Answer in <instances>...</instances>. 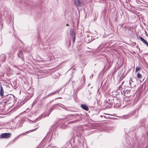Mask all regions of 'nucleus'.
<instances>
[{"mask_svg":"<svg viewBox=\"0 0 148 148\" xmlns=\"http://www.w3.org/2000/svg\"><path fill=\"white\" fill-rule=\"evenodd\" d=\"M73 37V42H75V36Z\"/></svg>","mask_w":148,"mask_h":148,"instance_id":"obj_18","label":"nucleus"},{"mask_svg":"<svg viewBox=\"0 0 148 148\" xmlns=\"http://www.w3.org/2000/svg\"><path fill=\"white\" fill-rule=\"evenodd\" d=\"M137 77L138 79L142 78V75L139 73H138L137 74Z\"/></svg>","mask_w":148,"mask_h":148,"instance_id":"obj_14","label":"nucleus"},{"mask_svg":"<svg viewBox=\"0 0 148 148\" xmlns=\"http://www.w3.org/2000/svg\"><path fill=\"white\" fill-rule=\"evenodd\" d=\"M3 87L1 85H0V95L1 96L2 98L3 97Z\"/></svg>","mask_w":148,"mask_h":148,"instance_id":"obj_11","label":"nucleus"},{"mask_svg":"<svg viewBox=\"0 0 148 148\" xmlns=\"http://www.w3.org/2000/svg\"><path fill=\"white\" fill-rule=\"evenodd\" d=\"M140 68V67H137L136 68L135 72H136L138 71H139Z\"/></svg>","mask_w":148,"mask_h":148,"instance_id":"obj_15","label":"nucleus"},{"mask_svg":"<svg viewBox=\"0 0 148 148\" xmlns=\"http://www.w3.org/2000/svg\"><path fill=\"white\" fill-rule=\"evenodd\" d=\"M85 40L86 42H87L89 43L92 40L91 37L90 36H89L88 35L86 37Z\"/></svg>","mask_w":148,"mask_h":148,"instance_id":"obj_10","label":"nucleus"},{"mask_svg":"<svg viewBox=\"0 0 148 148\" xmlns=\"http://www.w3.org/2000/svg\"><path fill=\"white\" fill-rule=\"evenodd\" d=\"M6 58V56L5 54H2L0 57V62H5Z\"/></svg>","mask_w":148,"mask_h":148,"instance_id":"obj_6","label":"nucleus"},{"mask_svg":"<svg viewBox=\"0 0 148 148\" xmlns=\"http://www.w3.org/2000/svg\"><path fill=\"white\" fill-rule=\"evenodd\" d=\"M74 3V5L77 7H82L84 5L82 0H75Z\"/></svg>","mask_w":148,"mask_h":148,"instance_id":"obj_3","label":"nucleus"},{"mask_svg":"<svg viewBox=\"0 0 148 148\" xmlns=\"http://www.w3.org/2000/svg\"><path fill=\"white\" fill-rule=\"evenodd\" d=\"M7 101L8 102V103H11L14 99V96L13 95H7L6 98Z\"/></svg>","mask_w":148,"mask_h":148,"instance_id":"obj_5","label":"nucleus"},{"mask_svg":"<svg viewBox=\"0 0 148 148\" xmlns=\"http://www.w3.org/2000/svg\"><path fill=\"white\" fill-rule=\"evenodd\" d=\"M37 148H40V147H37Z\"/></svg>","mask_w":148,"mask_h":148,"instance_id":"obj_28","label":"nucleus"},{"mask_svg":"<svg viewBox=\"0 0 148 148\" xmlns=\"http://www.w3.org/2000/svg\"><path fill=\"white\" fill-rule=\"evenodd\" d=\"M36 129H37V128L33 130H29V131L26 132L25 133H28L29 132H32L33 131L35 130Z\"/></svg>","mask_w":148,"mask_h":148,"instance_id":"obj_17","label":"nucleus"},{"mask_svg":"<svg viewBox=\"0 0 148 148\" xmlns=\"http://www.w3.org/2000/svg\"><path fill=\"white\" fill-rule=\"evenodd\" d=\"M58 92H59V91L57 90L55 92H53L51 93L50 94H49V95H47V97H49V96H51V95H55L56 93H58Z\"/></svg>","mask_w":148,"mask_h":148,"instance_id":"obj_13","label":"nucleus"},{"mask_svg":"<svg viewBox=\"0 0 148 148\" xmlns=\"http://www.w3.org/2000/svg\"><path fill=\"white\" fill-rule=\"evenodd\" d=\"M11 134L10 133H4L1 134L0 135V138H8L11 137Z\"/></svg>","mask_w":148,"mask_h":148,"instance_id":"obj_4","label":"nucleus"},{"mask_svg":"<svg viewBox=\"0 0 148 148\" xmlns=\"http://www.w3.org/2000/svg\"><path fill=\"white\" fill-rule=\"evenodd\" d=\"M58 98V99H60V98H61V97H59V98Z\"/></svg>","mask_w":148,"mask_h":148,"instance_id":"obj_27","label":"nucleus"},{"mask_svg":"<svg viewBox=\"0 0 148 148\" xmlns=\"http://www.w3.org/2000/svg\"><path fill=\"white\" fill-rule=\"evenodd\" d=\"M139 38L140 40L143 42L144 44L146 45L148 47V42L143 38L140 36Z\"/></svg>","mask_w":148,"mask_h":148,"instance_id":"obj_9","label":"nucleus"},{"mask_svg":"<svg viewBox=\"0 0 148 148\" xmlns=\"http://www.w3.org/2000/svg\"><path fill=\"white\" fill-rule=\"evenodd\" d=\"M93 74H92V75H91L90 77V78L91 77L92 78L93 77Z\"/></svg>","mask_w":148,"mask_h":148,"instance_id":"obj_21","label":"nucleus"},{"mask_svg":"<svg viewBox=\"0 0 148 148\" xmlns=\"http://www.w3.org/2000/svg\"><path fill=\"white\" fill-rule=\"evenodd\" d=\"M70 116L75 118L78 119H77L76 120L73 121H71L70 123H73L74 122H77L80 121L81 120V118L79 114H71Z\"/></svg>","mask_w":148,"mask_h":148,"instance_id":"obj_2","label":"nucleus"},{"mask_svg":"<svg viewBox=\"0 0 148 148\" xmlns=\"http://www.w3.org/2000/svg\"><path fill=\"white\" fill-rule=\"evenodd\" d=\"M70 34L71 36L73 37L75 36V33L73 29H71L70 31Z\"/></svg>","mask_w":148,"mask_h":148,"instance_id":"obj_12","label":"nucleus"},{"mask_svg":"<svg viewBox=\"0 0 148 148\" xmlns=\"http://www.w3.org/2000/svg\"><path fill=\"white\" fill-rule=\"evenodd\" d=\"M66 26H69V25L68 24H66Z\"/></svg>","mask_w":148,"mask_h":148,"instance_id":"obj_25","label":"nucleus"},{"mask_svg":"<svg viewBox=\"0 0 148 148\" xmlns=\"http://www.w3.org/2000/svg\"><path fill=\"white\" fill-rule=\"evenodd\" d=\"M133 82L132 80L130 79L129 80V84L130 86H132V83Z\"/></svg>","mask_w":148,"mask_h":148,"instance_id":"obj_16","label":"nucleus"},{"mask_svg":"<svg viewBox=\"0 0 148 148\" xmlns=\"http://www.w3.org/2000/svg\"><path fill=\"white\" fill-rule=\"evenodd\" d=\"M81 107L83 109L86 111H88L89 109L88 108L85 104H81Z\"/></svg>","mask_w":148,"mask_h":148,"instance_id":"obj_8","label":"nucleus"},{"mask_svg":"<svg viewBox=\"0 0 148 148\" xmlns=\"http://www.w3.org/2000/svg\"><path fill=\"white\" fill-rule=\"evenodd\" d=\"M111 119H116V118H112V117Z\"/></svg>","mask_w":148,"mask_h":148,"instance_id":"obj_22","label":"nucleus"},{"mask_svg":"<svg viewBox=\"0 0 148 148\" xmlns=\"http://www.w3.org/2000/svg\"><path fill=\"white\" fill-rule=\"evenodd\" d=\"M53 109V108H51V112H50L52 111V110Z\"/></svg>","mask_w":148,"mask_h":148,"instance_id":"obj_26","label":"nucleus"},{"mask_svg":"<svg viewBox=\"0 0 148 148\" xmlns=\"http://www.w3.org/2000/svg\"><path fill=\"white\" fill-rule=\"evenodd\" d=\"M117 14V11H116L115 10V12H114V14L115 15H116Z\"/></svg>","mask_w":148,"mask_h":148,"instance_id":"obj_19","label":"nucleus"},{"mask_svg":"<svg viewBox=\"0 0 148 148\" xmlns=\"http://www.w3.org/2000/svg\"><path fill=\"white\" fill-rule=\"evenodd\" d=\"M119 100H118L116 97H113L112 100V107L113 106L114 107L119 108Z\"/></svg>","mask_w":148,"mask_h":148,"instance_id":"obj_1","label":"nucleus"},{"mask_svg":"<svg viewBox=\"0 0 148 148\" xmlns=\"http://www.w3.org/2000/svg\"><path fill=\"white\" fill-rule=\"evenodd\" d=\"M25 133H23V134H20V135H19V136H18V137L20 136L21 135H25Z\"/></svg>","mask_w":148,"mask_h":148,"instance_id":"obj_20","label":"nucleus"},{"mask_svg":"<svg viewBox=\"0 0 148 148\" xmlns=\"http://www.w3.org/2000/svg\"><path fill=\"white\" fill-rule=\"evenodd\" d=\"M51 148H52V147L54 148V147L55 148H57L56 147H54V146H51Z\"/></svg>","mask_w":148,"mask_h":148,"instance_id":"obj_23","label":"nucleus"},{"mask_svg":"<svg viewBox=\"0 0 148 148\" xmlns=\"http://www.w3.org/2000/svg\"><path fill=\"white\" fill-rule=\"evenodd\" d=\"M18 57L20 58L22 60H24V57L23 53L21 50L19 51L18 53Z\"/></svg>","mask_w":148,"mask_h":148,"instance_id":"obj_7","label":"nucleus"},{"mask_svg":"<svg viewBox=\"0 0 148 148\" xmlns=\"http://www.w3.org/2000/svg\"><path fill=\"white\" fill-rule=\"evenodd\" d=\"M81 144H82V146L81 147H82V148H83V147H82L83 146V144L82 143H81Z\"/></svg>","mask_w":148,"mask_h":148,"instance_id":"obj_24","label":"nucleus"}]
</instances>
